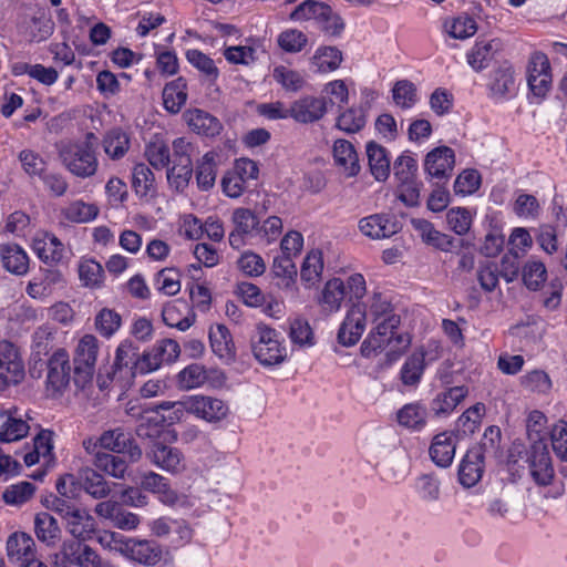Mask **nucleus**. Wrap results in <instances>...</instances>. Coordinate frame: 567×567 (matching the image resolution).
<instances>
[{"label":"nucleus","instance_id":"1","mask_svg":"<svg viewBox=\"0 0 567 567\" xmlns=\"http://www.w3.org/2000/svg\"><path fill=\"white\" fill-rule=\"evenodd\" d=\"M363 309L365 320H369L373 328L362 341L360 354L364 359H374L385 351L379 368L389 369L405 354L412 342L411 336L401 329V317L384 293L373 292L367 308Z\"/></svg>","mask_w":567,"mask_h":567},{"label":"nucleus","instance_id":"2","mask_svg":"<svg viewBox=\"0 0 567 567\" xmlns=\"http://www.w3.org/2000/svg\"><path fill=\"white\" fill-rule=\"evenodd\" d=\"M529 470L533 481L539 486L551 484L555 471L551 456L545 441L537 440L529 447L514 444L507 456V467L512 474L519 475V471Z\"/></svg>","mask_w":567,"mask_h":567},{"label":"nucleus","instance_id":"3","mask_svg":"<svg viewBox=\"0 0 567 567\" xmlns=\"http://www.w3.org/2000/svg\"><path fill=\"white\" fill-rule=\"evenodd\" d=\"M254 358L262 367L280 365L288 359L287 342L281 332L264 322H258L250 337Z\"/></svg>","mask_w":567,"mask_h":567},{"label":"nucleus","instance_id":"4","mask_svg":"<svg viewBox=\"0 0 567 567\" xmlns=\"http://www.w3.org/2000/svg\"><path fill=\"white\" fill-rule=\"evenodd\" d=\"M159 408L172 409L176 420H179L184 412H187L196 419L210 424H217L224 421L230 412L227 402L221 399L204 394L188 395L178 402H165L161 404Z\"/></svg>","mask_w":567,"mask_h":567},{"label":"nucleus","instance_id":"5","mask_svg":"<svg viewBox=\"0 0 567 567\" xmlns=\"http://www.w3.org/2000/svg\"><path fill=\"white\" fill-rule=\"evenodd\" d=\"M96 145V136L87 133L83 141L64 146L60 156L66 169L81 178L93 176L99 166Z\"/></svg>","mask_w":567,"mask_h":567},{"label":"nucleus","instance_id":"6","mask_svg":"<svg viewBox=\"0 0 567 567\" xmlns=\"http://www.w3.org/2000/svg\"><path fill=\"white\" fill-rule=\"evenodd\" d=\"M100 352V340L92 333L83 334L76 342L73 354V383L79 390H85L93 383Z\"/></svg>","mask_w":567,"mask_h":567},{"label":"nucleus","instance_id":"7","mask_svg":"<svg viewBox=\"0 0 567 567\" xmlns=\"http://www.w3.org/2000/svg\"><path fill=\"white\" fill-rule=\"evenodd\" d=\"M73 381V365L66 349L58 348L47 361L44 394L49 399H60Z\"/></svg>","mask_w":567,"mask_h":567},{"label":"nucleus","instance_id":"8","mask_svg":"<svg viewBox=\"0 0 567 567\" xmlns=\"http://www.w3.org/2000/svg\"><path fill=\"white\" fill-rule=\"evenodd\" d=\"M259 167L257 163L250 158H237L234 167L227 171L221 178V188L224 194L229 198L240 197L248 188L249 183L257 181Z\"/></svg>","mask_w":567,"mask_h":567},{"label":"nucleus","instance_id":"9","mask_svg":"<svg viewBox=\"0 0 567 567\" xmlns=\"http://www.w3.org/2000/svg\"><path fill=\"white\" fill-rule=\"evenodd\" d=\"M486 89L488 96L495 101L508 100L516 94V76L511 61L504 60L493 68L487 78Z\"/></svg>","mask_w":567,"mask_h":567},{"label":"nucleus","instance_id":"10","mask_svg":"<svg viewBox=\"0 0 567 567\" xmlns=\"http://www.w3.org/2000/svg\"><path fill=\"white\" fill-rule=\"evenodd\" d=\"M172 422L176 416L168 415ZM136 434L141 439H148L154 442H168L172 444L177 441V433L167 424V417L157 411L143 415L136 426Z\"/></svg>","mask_w":567,"mask_h":567},{"label":"nucleus","instance_id":"11","mask_svg":"<svg viewBox=\"0 0 567 567\" xmlns=\"http://www.w3.org/2000/svg\"><path fill=\"white\" fill-rule=\"evenodd\" d=\"M100 446L104 450L123 455L130 462H137L142 456V450L136 444L130 432L121 427L104 432L99 439Z\"/></svg>","mask_w":567,"mask_h":567},{"label":"nucleus","instance_id":"12","mask_svg":"<svg viewBox=\"0 0 567 567\" xmlns=\"http://www.w3.org/2000/svg\"><path fill=\"white\" fill-rule=\"evenodd\" d=\"M35 543L23 532L12 533L6 544L8 560L16 567H34Z\"/></svg>","mask_w":567,"mask_h":567},{"label":"nucleus","instance_id":"13","mask_svg":"<svg viewBox=\"0 0 567 567\" xmlns=\"http://www.w3.org/2000/svg\"><path fill=\"white\" fill-rule=\"evenodd\" d=\"M231 221L234 229L228 236V241L231 248L238 250L246 245L248 237L257 234L259 219L251 209L239 207L233 212Z\"/></svg>","mask_w":567,"mask_h":567},{"label":"nucleus","instance_id":"14","mask_svg":"<svg viewBox=\"0 0 567 567\" xmlns=\"http://www.w3.org/2000/svg\"><path fill=\"white\" fill-rule=\"evenodd\" d=\"M455 166V152L449 146L430 151L424 159V172L430 178L447 181Z\"/></svg>","mask_w":567,"mask_h":567},{"label":"nucleus","instance_id":"15","mask_svg":"<svg viewBox=\"0 0 567 567\" xmlns=\"http://www.w3.org/2000/svg\"><path fill=\"white\" fill-rule=\"evenodd\" d=\"M367 326L365 311L360 303L348 311L338 330V342L344 347L354 346L362 337Z\"/></svg>","mask_w":567,"mask_h":567},{"label":"nucleus","instance_id":"16","mask_svg":"<svg viewBox=\"0 0 567 567\" xmlns=\"http://www.w3.org/2000/svg\"><path fill=\"white\" fill-rule=\"evenodd\" d=\"M458 436L454 431H443L435 434L429 446V456L431 461L441 468H447L452 465Z\"/></svg>","mask_w":567,"mask_h":567},{"label":"nucleus","instance_id":"17","mask_svg":"<svg viewBox=\"0 0 567 567\" xmlns=\"http://www.w3.org/2000/svg\"><path fill=\"white\" fill-rule=\"evenodd\" d=\"M359 229L369 238L383 239L398 234L401 225L393 215L373 214L360 219Z\"/></svg>","mask_w":567,"mask_h":567},{"label":"nucleus","instance_id":"18","mask_svg":"<svg viewBox=\"0 0 567 567\" xmlns=\"http://www.w3.org/2000/svg\"><path fill=\"white\" fill-rule=\"evenodd\" d=\"M328 111L324 97L307 95L290 105L291 117L298 123H313L321 120Z\"/></svg>","mask_w":567,"mask_h":567},{"label":"nucleus","instance_id":"19","mask_svg":"<svg viewBox=\"0 0 567 567\" xmlns=\"http://www.w3.org/2000/svg\"><path fill=\"white\" fill-rule=\"evenodd\" d=\"M95 513L97 516L110 519L113 526L123 529H135L140 524L138 515L126 511L123 505L115 501H103L96 504Z\"/></svg>","mask_w":567,"mask_h":567},{"label":"nucleus","instance_id":"20","mask_svg":"<svg viewBox=\"0 0 567 567\" xmlns=\"http://www.w3.org/2000/svg\"><path fill=\"white\" fill-rule=\"evenodd\" d=\"M468 394L465 385H455L439 392L430 402V411L435 417H447Z\"/></svg>","mask_w":567,"mask_h":567},{"label":"nucleus","instance_id":"21","mask_svg":"<svg viewBox=\"0 0 567 567\" xmlns=\"http://www.w3.org/2000/svg\"><path fill=\"white\" fill-rule=\"evenodd\" d=\"M501 50V42L497 39H477L465 54L468 66L474 72H482L494 61L496 53Z\"/></svg>","mask_w":567,"mask_h":567},{"label":"nucleus","instance_id":"22","mask_svg":"<svg viewBox=\"0 0 567 567\" xmlns=\"http://www.w3.org/2000/svg\"><path fill=\"white\" fill-rule=\"evenodd\" d=\"M167 443L154 442L148 456L159 468L169 473H178L184 467V455L177 447L171 446Z\"/></svg>","mask_w":567,"mask_h":567},{"label":"nucleus","instance_id":"23","mask_svg":"<svg viewBox=\"0 0 567 567\" xmlns=\"http://www.w3.org/2000/svg\"><path fill=\"white\" fill-rule=\"evenodd\" d=\"M332 156L334 165L346 177H354L360 173L358 153L348 140L339 138L333 143Z\"/></svg>","mask_w":567,"mask_h":567},{"label":"nucleus","instance_id":"24","mask_svg":"<svg viewBox=\"0 0 567 567\" xmlns=\"http://www.w3.org/2000/svg\"><path fill=\"white\" fill-rule=\"evenodd\" d=\"M477 451L468 449L458 465V482L466 488L475 486L482 480L485 470V458Z\"/></svg>","mask_w":567,"mask_h":567},{"label":"nucleus","instance_id":"25","mask_svg":"<svg viewBox=\"0 0 567 567\" xmlns=\"http://www.w3.org/2000/svg\"><path fill=\"white\" fill-rule=\"evenodd\" d=\"M162 319L167 327L186 331L195 323L196 316L186 302L174 300L163 307Z\"/></svg>","mask_w":567,"mask_h":567},{"label":"nucleus","instance_id":"26","mask_svg":"<svg viewBox=\"0 0 567 567\" xmlns=\"http://www.w3.org/2000/svg\"><path fill=\"white\" fill-rule=\"evenodd\" d=\"M64 267L40 266L38 275V297L45 298L65 290L68 280Z\"/></svg>","mask_w":567,"mask_h":567},{"label":"nucleus","instance_id":"27","mask_svg":"<svg viewBox=\"0 0 567 567\" xmlns=\"http://www.w3.org/2000/svg\"><path fill=\"white\" fill-rule=\"evenodd\" d=\"M163 106L171 114H177L188 99V84L184 76L167 82L162 92Z\"/></svg>","mask_w":567,"mask_h":567},{"label":"nucleus","instance_id":"28","mask_svg":"<svg viewBox=\"0 0 567 567\" xmlns=\"http://www.w3.org/2000/svg\"><path fill=\"white\" fill-rule=\"evenodd\" d=\"M184 117L194 133L205 137H215L223 130V125L217 117L199 109L188 110Z\"/></svg>","mask_w":567,"mask_h":567},{"label":"nucleus","instance_id":"29","mask_svg":"<svg viewBox=\"0 0 567 567\" xmlns=\"http://www.w3.org/2000/svg\"><path fill=\"white\" fill-rule=\"evenodd\" d=\"M0 375L13 381L24 377L23 362L16 347L9 341H0Z\"/></svg>","mask_w":567,"mask_h":567},{"label":"nucleus","instance_id":"30","mask_svg":"<svg viewBox=\"0 0 567 567\" xmlns=\"http://www.w3.org/2000/svg\"><path fill=\"white\" fill-rule=\"evenodd\" d=\"M209 343L212 351L221 360L230 362L236 357V347L229 329L221 323L209 329Z\"/></svg>","mask_w":567,"mask_h":567},{"label":"nucleus","instance_id":"31","mask_svg":"<svg viewBox=\"0 0 567 567\" xmlns=\"http://www.w3.org/2000/svg\"><path fill=\"white\" fill-rule=\"evenodd\" d=\"M476 20L467 14L449 16L442 19V32L456 40H466L477 32Z\"/></svg>","mask_w":567,"mask_h":567},{"label":"nucleus","instance_id":"32","mask_svg":"<svg viewBox=\"0 0 567 567\" xmlns=\"http://www.w3.org/2000/svg\"><path fill=\"white\" fill-rule=\"evenodd\" d=\"M140 347L131 339L122 340L116 350L112 365L114 373H123L125 378H135V361L138 360Z\"/></svg>","mask_w":567,"mask_h":567},{"label":"nucleus","instance_id":"33","mask_svg":"<svg viewBox=\"0 0 567 567\" xmlns=\"http://www.w3.org/2000/svg\"><path fill=\"white\" fill-rule=\"evenodd\" d=\"M54 432L51 430L41 429L38 425V482L47 475V473L53 468L56 464V457L53 452Z\"/></svg>","mask_w":567,"mask_h":567},{"label":"nucleus","instance_id":"34","mask_svg":"<svg viewBox=\"0 0 567 567\" xmlns=\"http://www.w3.org/2000/svg\"><path fill=\"white\" fill-rule=\"evenodd\" d=\"M161 545L146 539L132 538L126 558L145 566H155L162 559Z\"/></svg>","mask_w":567,"mask_h":567},{"label":"nucleus","instance_id":"35","mask_svg":"<svg viewBox=\"0 0 567 567\" xmlns=\"http://www.w3.org/2000/svg\"><path fill=\"white\" fill-rule=\"evenodd\" d=\"M70 534L81 542L90 540L96 534V522L93 516L84 511L75 508L65 518Z\"/></svg>","mask_w":567,"mask_h":567},{"label":"nucleus","instance_id":"36","mask_svg":"<svg viewBox=\"0 0 567 567\" xmlns=\"http://www.w3.org/2000/svg\"><path fill=\"white\" fill-rule=\"evenodd\" d=\"M365 148L372 176L379 182L386 181L391 172L388 150L374 141L369 142Z\"/></svg>","mask_w":567,"mask_h":567},{"label":"nucleus","instance_id":"37","mask_svg":"<svg viewBox=\"0 0 567 567\" xmlns=\"http://www.w3.org/2000/svg\"><path fill=\"white\" fill-rule=\"evenodd\" d=\"M64 254V246L61 240L49 233L38 238V259L45 267H64L61 261Z\"/></svg>","mask_w":567,"mask_h":567},{"label":"nucleus","instance_id":"38","mask_svg":"<svg viewBox=\"0 0 567 567\" xmlns=\"http://www.w3.org/2000/svg\"><path fill=\"white\" fill-rule=\"evenodd\" d=\"M426 417L427 410L420 402L406 403L396 412L399 425L412 432L422 431L426 426Z\"/></svg>","mask_w":567,"mask_h":567},{"label":"nucleus","instance_id":"39","mask_svg":"<svg viewBox=\"0 0 567 567\" xmlns=\"http://www.w3.org/2000/svg\"><path fill=\"white\" fill-rule=\"evenodd\" d=\"M346 299V285L340 278L328 280L319 297V305L324 312H338Z\"/></svg>","mask_w":567,"mask_h":567},{"label":"nucleus","instance_id":"40","mask_svg":"<svg viewBox=\"0 0 567 567\" xmlns=\"http://www.w3.org/2000/svg\"><path fill=\"white\" fill-rule=\"evenodd\" d=\"M217 157L218 154L215 151H209L197 161L195 178L200 190L207 192L214 187L217 176Z\"/></svg>","mask_w":567,"mask_h":567},{"label":"nucleus","instance_id":"41","mask_svg":"<svg viewBox=\"0 0 567 567\" xmlns=\"http://www.w3.org/2000/svg\"><path fill=\"white\" fill-rule=\"evenodd\" d=\"M343 62V53L332 45H320L315 51L311 63L316 72L327 74L337 71Z\"/></svg>","mask_w":567,"mask_h":567},{"label":"nucleus","instance_id":"42","mask_svg":"<svg viewBox=\"0 0 567 567\" xmlns=\"http://www.w3.org/2000/svg\"><path fill=\"white\" fill-rule=\"evenodd\" d=\"M411 224L426 244L443 251H449L452 248L453 238L436 230L431 221L423 218H413Z\"/></svg>","mask_w":567,"mask_h":567},{"label":"nucleus","instance_id":"43","mask_svg":"<svg viewBox=\"0 0 567 567\" xmlns=\"http://www.w3.org/2000/svg\"><path fill=\"white\" fill-rule=\"evenodd\" d=\"M132 187L135 194L143 197H152L156 192L155 176L145 163H137L132 172Z\"/></svg>","mask_w":567,"mask_h":567},{"label":"nucleus","instance_id":"44","mask_svg":"<svg viewBox=\"0 0 567 567\" xmlns=\"http://www.w3.org/2000/svg\"><path fill=\"white\" fill-rule=\"evenodd\" d=\"M145 157L155 169L168 168L171 148L163 137L154 135L145 146Z\"/></svg>","mask_w":567,"mask_h":567},{"label":"nucleus","instance_id":"45","mask_svg":"<svg viewBox=\"0 0 567 567\" xmlns=\"http://www.w3.org/2000/svg\"><path fill=\"white\" fill-rule=\"evenodd\" d=\"M2 266L10 272L22 275L29 268V258L18 245H3L0 247Z\"/></svg>","mask_w":567,"mask_h":567},{"label":"nucleus","instance_id":"46","mask_svg":"<svg viewBox=\"0 0 567 567\" xmlns=\"http://www.w3.org/2000/svg\"><path fill=\"white\" fill-rule=\"evenodd\" d=\"M79 279L83 287L99 288L104 282V269L92 257H82L78 265Z\"/></svg>","mask_w":567,"mask_h":567},{"label":"nucleus","instance_id":"47","mask_svg":"<svg viewBox=\"0 0 567 567\" xmlns=\"http://www.w3.org/2000/svg\"><path fill=\"white\" fill-rule=\"evenodd\" d=\"M485 413V405L482 402H477L474 405L466 409L456 420V431H454L457 436H470L474 434L481 423Z\"/></svg>","mask_w":567,"mask_h":567},{"label":"nucleus","instance_id":"48","mask_svg":"<svg viewBox=\"0 0 567 567\" xmlns=\"http://www.w3.org/2000/svg\"><path fill=\"white\" fill-rule=\"evenodd\" d=\"M122 316L114 309L104 307L94 317V329L104 339L110 340L121 329Z\"/></svg>","mask_w":567,"mask_h":567},{"label":"nucleus","instance_id":"49","mask_svg":"<svg viewBox=\"0 0 567 567\" xmlns=\"http://www.w3.org/2000/svg\"><path fill=\"white\" fill-rule=\"evenodd\" d=\"M187 62L195 68L210 83H215L219 78V69L215 61L198 49H188L185 52Z\"/></svg>","mask_w":567,"mask_h":567},{"label":"nucleus","instance_id":"50","mask_svg":"<svg viewBox=\"0 0 567 567\" xmlns=\"http://www.w3.org/2000/svg\"><path fill=\"white\" fill-rule=\"evenodd\" d=\"M79 484L94 498L106 497L111 492L104 476L92 468H84L80 472Z\"/></svg>","mask_w":567,"mask_h":567},{"label":"nucleus","instance_id":"51","mask_svg":"<svg viewBox=\"0 0 567 567\" xmlns=\"http://www.w3.org/2000/svg\"><path fill=\"white\" fill-rule=\"evenodd\" d=\"M99 212L100 209L95 204L74 200L61 209V215L68 221L84 224L94 220L97 217Z\"/></svg>","mask_w":567,"mask_h":567},{"label":"nucleus","instance_id":"52","mask_svg":"<svg viewBox=\"0 0 567 567\" xmlns=\"http://www.w3.org/2000/svg\"><path fill=\"white\" fill-rule=\"evenodd\" d=\"M323 271V254L320 249L307 252L300 269L301 280L310 286L318 282Z\"/></svg>","mask_w":567,"mask_h":567},{"label":"nucleus","instance_id":"53","mask_svg":"<svg viewBox=\"0 0 567 567\" xmlns=\"http://www.w3.org/2000/svg\"><path fill=\"white\" fill-rule=\"evenodd\" d=\"M181 277L177 268H163L154 277V288L165 296H175L181 291Z\"/></svg>","mask_w":567,"mask_h":567},{"label":"nucleus","instance_id":"54","mask_svg":"<svg viewBox=\"0 0 567 567\" xmlns=\"http://www.w3.org/2000/svg\"><path fill=\"white\" fill-rule=\"evenodd\" d=\"M103 148L112 159H120L130 148V136L121 128H113L105 134Z\"/></svg>","mask_w":567,"mask_h":567},{"label":"nucleus","instance_id":"55","mask_svg":"<svg viewBox=\"0 0 567 567\" xmlns=\"http://www.w3.org/2000/svg\"><path fill=\"white\" fill-rule=\"evenodd\" d=\"M522 279L527 289L539 290L547 279L545 264L537 259H529L522 268Z\"/></svg>","mask_w":567,"mask_h":567},{"label":"nucleus","instance_id":"56","mask_svg":"<svg viewBox=\"0 0 567 567\" xmlns=\"http://www.w3.org/2000/svg\"><path fill=\"white\" fill-rule=\"evenodd\" d=\"M367 124V111L363 107H349L337 117L336 126L346 133L360 132Z\"/></svg>","mask_w":567,"mask_h":567},{"label":"nucleus","instance_id":"57","mask_svg":"<svg viewBox=\"0 0 567 567\" xmlns=\"http://www.w3.org/2000/svg\"><path fill=\"white\" fill-rule=\"evenodd\" d=\"M502 432L496 425H489L485 429L480 443L471 446V450H478L483 458L497 457L501 450Z\"/></svg>","mask_w":567,"mask_h":567},{"label":"nucleus","instance_id":"58","mask_svg":"<svg viewBox=\"0 0 567 567\" xmlns=\"http://www.w3.org/2000/svg\"><path fill=\"white\" fill-rule=\"evenodd\" d=\"M424 370L422 355L412 352L400 369V380L406 386H416L422 380Z\"/></svg>","mask_w":567,"mask_h":567},{"label":"nucleus","instance_id":"59","mask_svg":"<svg viewBox=\"0 0 567 567\" xmlns=\"http://www.w3.org/2000/svg\"><path fill=\"white\" fill-rule=\"evenodd\" d=\"M125 458L124 456L111 453H97L94 464L106 474L116 478H123L127 471V462H130Z\"/></svg>","mask_w":567,"mask_h":567},{"label":"nucleus","instance_id":"60","mask_svg":"<svg viewBox=\"0 0 567 567\" xmlns=\"http://www.w3.org/2000/svg\"><path fill=\"white\" fill-rule=\"evenodd\" d=\"M392 99L402 110L412 109L417 101L416 86L409 80H399L392 87Z\"/></svg>","mask_w":567,"mask_h":567},{"label":"nucleus","instance_id":"61","mask_svg":"<svg viewBox=\"0 0 567 567\" xmlns=\"http://www.w3.org/2000/svg\"><path fill=\"white\" fill-rule=\"evenodd\" d=\"M207 380L204 365L192 363L181 370L177 374V384L183 390H192L202 386Z\"/></svg>","mask_w":567,"mask_h":567},{"label":"nucleus","instance_id":"62","mask_svg":"<svg viewBox=\"0 0 567 567\" xmlns=\"http://www.w3.org/2000/svg\"><path fill=\"white\" fill-rule=\"evenodd\" d=\"M289 338L293 344L310 348L316 344L313 330L303 318H297L290 323Z\"/></svg>","mask_w":567,"mask_h":567},{"label":"nucleus","instance_id":"63","mask_svg":"<svg viewBox=\"0 0 567 567\" xmlns=\"http://www.w3.org/2000/svg\"><path fill=\"white\" fill-rule=\"evenodd\" d=\"M150 349L153 352V357L156 358L159 368L163 364L175 362L181 354L179 343L173 339L158 340Z\"/></svg>","mask_w":567,"mask_h":567},{"label":"nucleus","instance_id":"64","mask_svg":"<svg viewBox=\"0 0 567 567\" xmlns=\"http://www.w3.org/2000/svg\"><path fill=\"white\" fill-rule=\"evenodd\" d=\"M316 27L328 38H340L346 29L343 18L330 7L317 23Z\"/></svg>","mask_w":567,"mask_h":567}]
</instances>
